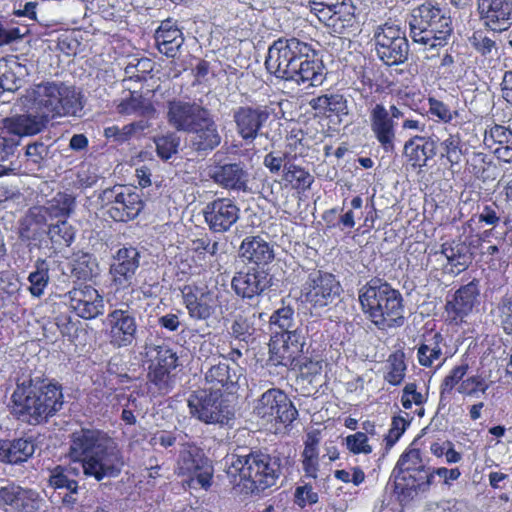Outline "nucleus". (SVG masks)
Instances as JSON below:
<instances>
[{
  "label": "nucleus",
  "mask_w": 512,
  "mask_h": 512,
  "mask_svg": "<svg viewBox=\"0 0 512 512\" xmlns=\"http://www.w3.org/2000/svg\"><path fill=\"white\" fill-rule=\"evenodd\" d=\"M73 462H80L84 476L102 481L117 477L125 464L118 443L99 430L74 432L68 452Z\"/></svg>",
  "instance_id": "obj_1"
},
{
  "label": "nucleus",
  "mask_w": 512,
  "mask_h": 512,
  "mask_svg": "<svg viewBox=\"0 0 512 512\" xmlns=\"http://www.w3.org/2000/svg\"><path fill=\"white\" fill-rule=\"evenodd\" d=\"M267 70L276 77L307 87H316L325 80L324 66L314 50L296 38L278 39L268 49Z\"/></svg>",
  "instance_id": "obj_2"
},
{
  "label": "nucleus",
  "mask_w": 512,
  "mask_h": 512,
  "mask_svg": "<svg viewBox=\"0 0 512 512\" xmlns=\"http://www.w3.org/2000/svg\"><path fill=\"white\" fill-rule=\"evenodd\" d=\"M12 412L22 421L37 425L57 413L63 405L61 387L44 380L18 383L11 395Z\"/></svg>",
  "instance_id": "obj_3"
},
{
  "label": "nucleus",
  "mask_w": 512,
  "mask_h": 512,
  "mask_svg": "<svg viewBox=\"0 0 512 512\" xmlns=\"http://www.w3.org/2000/svg\"><path fill=\"white\" fill-rule=\"evenodd\" d=\"M20 105L29 113L49 118L75 115L82 109L79 93L62 83L46 82L26 89L19 99Z\"/></svg>",
  "instance_id": "obj_4"
},
{
  "label": "nucleus",
  "mask_w": 512,
  "mask_h": 512,
  "mask_svg": "<svg viewBox=\"0 0 512 512\" xmlns=\"http://www.w3.org/2000/svg\"><path fill=\"white\" fill-rule=\"evenodd\" d=\"M227 475L234 480L247 481L245 485L251 492L263 491L276 484L280 473L281 463L276 456L265 453H250L248 455L228 454L224 458Z\"/></svg>",
  "instance_id": "obj_5"
},
{
  "label": "nucleus",
  "mask_w": 512,
  "mask_h": 512,
  "mask_svg": "<svg viewBox=\"0 0 512 512\" xmlns=\"http://www.w3.org/2000/svg\"><path fill=\"white\" fill-rule=\"evenodd\" d=\"M364 314L379 328L403 324V304L400 292L388 283L372 280L359 291Z\"/></svg>",
  "instance_id": "obj_6"
},
{
  "label": "nucleus",
  "mask_w": 512,
  "mask_h": 512,
  "mask_svg": "<svg viewBox=\"0 0 512 512\" xmlns=\"http://www.w3.org/2000/svg\"><path fill=\"white\" fill-rule=\"evenodd\" d=\"M311 12L338 36L348 35L355 26V6L352 0H310Z\"/></svg>",
  "instance_id": "obj_7"
},
{
  "label": "nucleus",
  "mask_w": 512,
  "mask_h": 512,
  "mask_svg": "<svg viewBox=\"0 0 512 512\" xmlns=\"http://www.w3.org/2000/svg\"><path fill=\"white\" fill-rule=\"evenodd\" d=\"M253 413L264 424L273 422L289 424L298 415L297 409L287 395L275 388L267 390L256 400Z\"/></svg>",
  "instance_id": "obj_8"
},
{
  "label": "nucleus",
  "mask_w": 512,
  "mask_h": 512,
  "mask_svg": "<svg viewBox=\"0 0 512 512\" xmlns=\"http://www.w3.org/2000/svg\"><path fill=\"white\" fill-rule=\"evenodd\" d=\"M375 49L379 58L387 65L403 63L408 55V42L397 25L384 24L374 35Z\"/></svg>",
  "instance_id": "obj_9"
},
{
  "label": "nucleus",
  "mask_w": 512,
  "mask_h": 512,
  "mask_svg": "<svg viewBox=\"0 0 512 512\" xmlns=\"http://www.w3.org/2000/svg\"><path fill=\"white\" fill-rule=\"evenodd\" d=\"M188 407L192 416L206 424H224L231 418V411L223 404L219 391H199L190 396Z\"/></svg>",
  "instance_id": "obj_10"
},
{
  "label": "nucleus",
  "mask_w": 512,
  "mask_h": 512,
  "mask_svg": "<svg viewBox=\"0 0 512 512\" xmlns=\"http://www.w3.org/2000/svg\"><path fill=\"white\" fill-rule=\"evenodd\" d=\"M305 336L301 329L288 333H278L271 338L269 351L271 359L278 365L291 369L299 363L304 354Z\"/></svg>",
  "instance_id": "obj_11"
},
{
  "label": "nucleus",
  "mask_w": 512,
  "mask_h": 512,
  "mask_svg": "<svg viewBox=\"0 0 512 512\" xmlns=\"http://www.w3.org/2000/svg\"><path fill=\"white\" fill-rule=\"evenodd\" d=\"M179 473L189 477L188 485L191 488L199 486L207 490L211 486L213 467L195 446L189 445L181 451Z\"/></svg>",
  "instance_id": "obj_12"
},
{
  "label": "nucleus",
  "mask_w": 512,
  "mask_h": 512,
  "mask_svg": "<svg viewBox=\"0 0 512 512\" xmlns=\"http://www.w3.org/2000/svg\"><path fill=\"white\" fill-rule=\"evenodd\" d=\"M404 116L403 112L391 105L387 109L383 104H376L370 111V127L375 138L386 152H391L395 147L396 122Z\"/></svg>",
  "instance_id": "obj_13"
},
{
  "label": "nucleus",
  "mask_w": 512,
  "mask_h": 512,
  "mask_svg": "<svg viewBox=\"0 0 512 512\" xmlns=\"http://www.w3.org/2000/svg\"><path fill=\"white\" fill-rule=\"evenodd\" d=\"M64 301L78 317L90 320L104 313L103 296L91 285H79L64 295Z\"/></svg>",
  "instance_id": "obj_14"
},
{
  "label": "nucleus",
  "mask_w": 512,
  "mask_h": 512,
  "mask_svg": "<svg viewBox=\"0 0 512 512\" xmlns=\"http://www.w3.org/2000/svg\"><path fill=\"white\" fill-rule=\"evenodd\" d=\"M340 293V284L332 274L315 271L303 285L302 296L314 307L329 305Z\"/></svg>",
  "instance_id": "obj_15"
},
{
  "label": "nucleus",
  "mask_w": 512,
  "mask_h": 512,
  "mask_svg": "<svg viewBox=\"0 0 512 512\" xmlns=\"http://www.w3.org/2000/svg\"><path fill=\"white\" fill-rule=\"evenodd\" d=\"M103 198L110 201L109 216L115 221L126 222L134 219L143 208L138 193L123 186L103 192Z\"/></svg>",
  "instance_id": "obj_16"
},
{
  "label": "nucleus",
  "mask_w": 512,
  "mask_h": 512,
  "mask_svg": "<svg viewBox=\"0 0 512 512\" xmlns=\"http://www.w3.org/2000/svg\"><path fill=\"white\" fill-rule=\"evenodd\" d=\"M203 215L211 231L224 233L238 221L240 208L231 199L219 198L205 206Z\"/></svg>",
  "instance_id": "obj_17"
},
{
  "label": "nucleus",
  "mask_w": 512,
  "mask_h": 512,
  "mask_svg": "<svg viewBox=\"0 0 512 512\" xmlns=\"http://www.w3.org/2000/svg\"><path fill=\"white\" fill-rule=\"evenodd\" d=\"M108 336L110 343L117 348L130 346L137 332L136 319L124 309H115L107 315Z\"/></svg>",
  "instance_id": "obj_18"
},
{
  "label": "nucleus",
  "mask_w": 512,
  "mask_h": 512,
  "mask_svg": "<svg viewBox=\"0 0 512 512\" xmlns=\"http://www.w3.org/2000/svg\"><path fill=\"white\" fill-rule=\"evenodd\" d=\"M209 111L196 103L180 100L171 101L168 104V123L178 131L190 132L199 123L205 120Z\"/></svg>",
  "instance_id": "obj_19"
},
{
  "label": "nucleus",
  "mask_w": 512,
  "mask_h": 512,
  "mask_svg": "<svg viewBox=\"0 0 512 512\" xmlns=\"http://www.w3.org/2000/svg\"><path fill=\"white\" fill-rule=\"evenodd\" d=\"M479 295L478 283L471 281L460 287L451 300L445 305L447 320L454 324L465 321V318L472 312Z\"/></svg>",
  "instance_id": "obj_20"
},
{
  "label": "nucleus",
  "mask_w": 512,
  "mask_h": 512,
  "mask_svg": "<svg viewBox=\"0 0 512 512\" xmlns=\"http://www.w3.org/2000/svg\"><path fill=\"white\" fill-rule=\"evenodd\" d=\"M139 252L133 247H124L117 251L110 267V275L118 289L128 288L132 284L139 267Z\"/></svg>",
  "instance_id": "obj_21"
},
{
  "label": "nucleus",
  "mask_w": 512,
  "mask_h": 512,
  "mask_svg": "<svg viewBox=\"0 0 512 512\" xmlns=\"http://www.w3.org/2000/svg\"><path fill=\"white\" fill-rule=\"evenodd\" d=\"M478 11L493 31L506 30L512 24V0H478Z\"/></svg>",
  "instance_id": "obj_22"
},
{
  "label": "nucleus",
  "mask_w": 512,
  "mask_h": 512,
  "mask_svg": "<svg viewBox=\"0 0 512 512\" xmlns=\"http://www.w3.org/2000/svg\"><path fill=\"white\" fill-rule=\"evenodd\" d=\"M271 285V277L265 270L251 268L240 271L232 279L235 293L242 298L252 299L261 295Z\"/></svg>",
  "instance_id": "obj_23"
},
{
  "label": "nucleus",
  "mask_w": 512,
  "mask_h": 512,
  "mask_svg": "<svg viewBox=\"0 0 512 512\" xmlns=\"http://www.w3.org/2000/svg\"><path fill=\"white\" fill-rule=\"evenodd\" d=\"M183 301L190 317L205 320L214 312L215 296L207 287L185 286Z\"/></svg>",
  "instance_id": "obj_24"
},
{
  "label": "nucleus",
  "mask_w": 512,
  "mask_h": 512,
  "mask_svg": "<svg viewBox=\"0 0 512 512\" xmlns=\"http://www.w3.org/2000/svg\"><path fill=\"white\" fill-rule=\"evenodd\" d=\"M268 118L269 112L264 107L242 106L233 113L237 132L245 141H253Z\"/></svg>",
  "instance_id": "obj_25"
},
{
  "label": "nucleus",
  "mask_w": 512,
  "mask_h": 512,
  "mask_svg": "<svg viewBox=\"0 0 512 512\" xmlns=\"http://www.w3.org/2000/svg\"><path fill=\"white\" fill-rule=\"evenodd\" d=\"M48 484L53 489H63L68 492L63 497V502L66 504H74L76 502L75 495L78 492V482L75 477L79 475L78 467L69 465H57L48 470Z\"/></svg>",
  "instance_id": "obj_26"
},
{
  "label": "nucleus",
  "mask_w": 512,
  "mask_h": 512,
  "mask_svg": "<svg viewBox=\"0 0 512 512\" xmlns=\"http://www.w3.org/2000/svg\"><path fill=\"white\" fill-rule=\"evenodd\" d=\"M443 13H445V11L430 2H426L414 8L408 19L411 39L413 41L429 40V38H424L422 33L428 29V26L434 20H440Z\"/></svg>",
  "instance_id": "obj_27"
},
{
  "label": "nucleus",
  "mask_w": 512,
  "mask_h": 512,
  "mask_svg": "<svg viewBox=\"0 0 512 512\" xmlns=\"http://www.w3.org/2000/svg\"><path fill=\"white\" fill-rule=\"evenodd\" d=\"M211 177L218 185L236 191H248L249 173L240 163L216 167Z\"/></svg>",
  "instance_id": "obj_28"
},
{
  "label": "nucleus",
  "mask_w": 512,
  "mask_h": 512,
  "mask_svg": "<svg viewBox=\"0 0 512 512\" xmlns=\"http://www.w3.org/2000/svg\"><path fill=\"white\" fill-rule=\"evenodd\" d=\"M38 494L30 489H23L5 479H0V505L12 506L15 509H33Z\"/></svg>",
  "instance_id": "obj_29"
},
{
  "label": "nucleus",
  "mask_w": 512,
  "mask_h": 512,
  "mask_svg": "<svg viewBox=\"0 0 512 512\" xmlns=\"http://www.w3.org/2000/svg\"><path fill=\"white\" fill-rule=\"evenodd\" d=\"M155 41L160 53L167 57H175L182 46L184 39L176 22L167 19L161 22L155 32Z\"/></svg>",
  "instance_id": "obj_30"
},
{
  "label": "nucleus",
  "mask_w": 512,
  "mask_h": 512,
  "mask_svg": "<svg viewBox=\"0 0 512 512\" xmlns=\"http://www.w3.org/2000/svg\"><path fill=\"white\" fill-rule=\"evenodd\" d=\"M242 376V369L238 365L233 364L230 366L227 363H219L212 366L206 372L205 378L212 385L211 391H219L221 393L222 387L233 389L239 385Z\"/></svg>",
  "instance_id": "obj_31"
},
{
  "label": "nucleus",
  "mask_w": 512,
  "mask_h": 512,
  "mask_svg": "<svg viewBox=\"0 0 512 512\" xmlns=\"http://www.w3.org/2000/svg\"><path fill=\"white\" fill-rule=\"evenodd\" d=\"M240 256L258 266L267 265L274 259L272 246L260 236L246 237L240 245Z\"/></svg>",
  "instance_id": "obj_32"
},
{
  "label": "nucleus",
  "mask_w": 512,
  "mask_h": 512,
  "mask_svg": "<svg viewBox=\"0 0 512 512\" xmlns=\"http://www.w3.org/2000/svg\"><path fill=\"white\" fill-rule=\"evenodd\" d=\"M189 133H192L191 145L198 151L212 150L221 142L217 126L209 112L206 114L205 120L201 121L199 126L192 129Z\"/></svg>",
  "instance_id": "obj_33"
},
{
  "label": "nucleus",
  "mask_w": 512,
  "mask_h": 512,
  "mask_svg": "<svg viewBox=\"0 0 512 512\" xmlns=\"http://www.w3.org/2000/svg\"><path fill=\"white\" fill-rule=\"evenodd\" d=\"M451 32V19L446 13H443L440 20H434L422 33L423 37L429 38V40L413 42L423 46V50H437L447 44Z\"/></svg>",
  "instance_id": "obj_34"
},
{
  "label": "nucleus",
  "mask_w": 512,
  "mask_h": 512,
  "mask_svg": "<svg viewBox=\"0 0 512 512\" xmlns=\"http://www.w3.org/2000/svg\"><path fill=\"white\" fill-rule=\"evenodd\" d=\"M35 448L31 438L0 441V461L9 464L25 462L34 454Z\"/></svg>",
  "instance_id": "obj_35"
},
{
  "label": "nucleus",
  "mask_w": 512,
  "mask_h": 512,
  "mask_svg": "<svg viewBox=\"0 0 512 512\" xmlns=\"http://www.w3.org/2000/svg\"><path fill=\"white\" fill-rule=\"evenodd\" d=\"M46 122L40 114H23L5 119L4 127L9 133L20 137L32 136L41 132Z\"/></svg>",
  "instance_id": "obj_36"
},
{
  "label": "nucleus",
  "mask_w": 512,
  "mask_h": 512,
  "mask_svg": "<svg viewBox=\"0 0 512 512\" xmlns=\"http://www.w3.org/2000/svg\"><path fill=\"white\" fill-rule=\"evenodd\" d=\"M309 104L317 115L325 117L332 115L340 117L349 112L347 99L340 94L321 95L313 98Z\"/></svg>",
  "instance_id": "obj_37"
},
{
  "label": "nucleus",
  "mask_w": 512,
  "mask_h": 512,
  "mask_svg": "<svg viewBox=\"0 0 512 512\" xmlns=\"http://www.w3.org/2000/svg\"><path fill=\"white\" fill-rule=\"evenodd\" d=\"M432 147V142L425 141L421 137H415L406 142L404 153L412 166L422 167L431 156Z\"/></svg>",
  "instance_id": "obj_38"
},
{
  "label": "nucleus",
  "mask_w": 512,
  "mask_h": 512,
  "mask_svg": "<svg viewBox=\"0 0 512 512\" xmlns=\"http://www.w3.org/2000/svg\"><path fill=\"white\" fill-rule=\"evenodd\" d=\"M146 356L150 364L172 371L177 367L178 357L172 349L165 345H146Z\"/></svg>",
  "instance_id": "obj_39"
},
{
  "label": "nucleus",
  "mask_w": 512,
  "mask_h": 512,
  "mask_svg": "<svg viewBox=\"0 0 512 512\" xmlns=\"http://www.w3.org/2000/svg\"><path fill=\"white\" fill-rule=\"evenodd\" d=\"M319 437L315 433L308 434L302 453L303 470L306 476L316 478L319 470Z\"/></svg>",
  "instance_id": "obj_40"
},
{
  "label": "nucleus",
  "mask_w": 512,
  "mask_h": 512,
  "mask_svg": "<svg viewBox=\"0 0 512 512\" xmlns=\"http://www.w3.org/2000/svg\"><path fill=\"white\" fill-rule=\"evenodd\" d=\"M442 356V336L438 333L426 338L417 351L418 361L422 366L430 367Z\"/></svg>",
  "instance_id": "obj_41"
},
{
  "label": "nucleus",
  "mask_w": 512,
  "mask_h": 512,
  "mask_svg": "<svg viewBox=\"0 0 512 512\" xmlns=\"http://www.w3.org/2000/svg\"><path fill=\"white\" fill-rule=\"evenodd\" d=\"M150 102L146 101L141 94L137 92H129L117 105V111L120 114L131 115H148L153 112Z\"/></svg>",
  "instance_id": "obj_42"
},
{
  "label": "nucleus",
  "mask_w": 512,
  "mask_h": 512,
  "mask_svg": "<svg viewBox=\"0 0 512 512\" xmlns=\"http://www.w3.org/2000/svg\"><path fill=\"white\" fill-rule=\"evenodd\" d=\"M48 236L53 248L60 249L71 245L75 238V231L66 220H62L49 226Z\"/></svg>",
  "instance_id": "obj_43"
},
{
  "label": "nucleus",
  "mask_w": 512,
  "mask_h": 512,
  "mask_svg": "<svg viewBox=\"0 0 512 512\" xmlns=\"http://www.w3.org/2000/svg\"><path fill=\"white\" fill-rule=\"evenodd\" d=\"M29 292L34 297H41L49 283V267L44 260L36 262V270L29 274Z\"/></svg>",
  "instance_id": "obj_44"
},
{
  "label": "nucleus",
  "mask_w": 512,
  "mask_h": 512,
  "mask_svg": "<svg viewBox=\"0 0 512 512\" xmlns=\"http://www.w3.org/2000/svg\"><path fill=\"white\" fill-rule=\"evenodd\" d=\"M284 180L290 183L294 188L306 190L310 188L314 177L303 168L290 164L284 166Z\"/></svg>",
  "instance_id": "obj_45"
},
{
  "label": "nucleus",
  "mask_w": 512,
  "mask_h": 512,
  "mask_svg": "<svg viewBox=\"0 0 512 512\" xmlns=\"http://www.w3.org/2000/svg\"><path fill=\"white\" fill-rule=\"evenodd\" d=\"M442 253L445 255L448 263L462 270L470 263V255L467 253V247L463 244H456L455 246L444 244L442 247Z\"/></svg>",
  "instance_id": "obj_46"
},
{
  "label": "nucleus",
  "mask_w": 512,
  "mask_h": 512,
  "mask_svg": "<svg viewBox=\"0 0 512 512\" xmlns=\"http://www.w3.org/2000/svg\"><path fill=\"white\" fill-rule=\"evenodd\" d=\"M154 142L157 155L163 160H168L177 153L180 139L175 133H169L155 138Z\"/></svg>",
  "instance_id": "obj_47"
},
{
  "label": "nucleus",
  "mask_w": 512,
  "mask_h": 512,
  "mask_svg": "<svg viewBox=\"0 0 512 512\" xmlns=\"http://www.w3.org/2000/svg\"><path fill=\"white\" fill-rule=\"evenodd\" d=\"M323 364L320 360H313L306 356L302 355L299 363L295 367H292L290 370L299 372V375L307 379L309 382H312L313 379L320 375L322 372Z\"/></svg>",
  "instance_id": "obj_48"
},
{
  "label": "nucleus",
  "mask_w": 512,
  "mask_h": 512,
  "mask_svg": "<svg viewBox=\"0 0 512 512\" xmlns=\"http://www.w3.org/2000/svg\"><path fill=\"white\" fill-rule=\"evenodd\" d=\"M148 379L161 393H166L172 387L171 371L149 364Z\"/></svg>",
  "instance_id": "obj_49"
},
{
  "label": "nucleus",
  "mask_w": 512,
  "mask_h": 512,
  "mask_svg": "<svg viewBox=\"0 0 512 512\" xmlns=\"http://www.w3.org/2000/svg\"><path fill=\"white\" fill-rule=\"evenodd\" d=\"M294 312L290 307H282L276 310L270 317V325L272 329H280L281 333L292 332ZM278 332L275 330V333Z\"/></svg>",
  "instance_id": "obj_50"
},
{
  "label": "nucleus",
  "mask_w": 512,
  "mask_h": 512,
  "mask_svg": "<svg viewBox=\"0 0 512 512\" xmlns=\"http://www.w3.org/2000/svg\"><path fill=\"white\" fill-rule=\"evenodd\" d=\"M345 444L349 452L355 455H368L373 451V447L369 444V439L366 436V433L363 432H356L354 434L348 435L345 438Z\"/></svg>",
  "instance_id": "obj_51"
},
{
  "label": "nucleus",
  "mask_w": 512,
  "mask_h": 512,
  "mask_svg": "<svg viewBox=\"0 0 512 512\" xmlns=\"http://www.w3.org/2000/svg\"><path fill=\"white\" fill-rule=\"evenodd\" d=\"M96 268L95 259L88 253H78L74 259L73 271L78 278L87 279L93 276Z\"/></svg>",
  "instance_id": "obj_52"
},
{
  "label": "nucleus",
  "mask_w": 512,
  "mask_h": 512,
  "mask_svg": "<svg viewBox=\"0 0 512 512\" xmlns=\"http://www.w3.org/2000/svg\"><path fill=\"white\" fill-rule=\"evenodd\" d=\"M153 62L148 58H134L125 68V75L129 79L142 80L153 70Z\"/></svg>",
  "instance_id": "obj_53"
},
{
  "label": "nucleus",
  "mask_w": 512,
  "mask_h": 512,
  "mask_svg": "<svg viewBox=\"0 0 512 512\" xmlns=\"http://www.w3.org/2000/svg\"><path fill=\"white\" fill-rule=\"evenodd\" d=\"M488 388L489 384L486 382L484 377L475 375L462 380L457 387V391L463 395L474 396L479 392L484 394Z\"/></svg>",
  "instance_id": "obj_54"
},
{
  "label": "nucleus",
  "mask_w": 512,
  "mask_h": 512,
  "mask_svg": "<svg viewBox=\"0 0 512 512\" xmlns=\"http://www.w3.org/2000/svg\"><path fill=\"white\" fill-rule=\"evenodd\" d=\"M443 150L442 155L445 156L451 165L458 164L462 158V150L460 147V138L456 135H449L448 138L441 143Z\"/></svg>",
  "instance_id": "obj_55"
},
{
  "label": "nucleus",
  "mask_w": 512,
  "mask_h": 512,
  "mask_svg": "<svg viewBox=\"0 0 512 512\" xmlns=\"http://www.w3.org/2000/svg\"><path fill=\"white\" fill-rule=\"evenodd\" d=\"M468 368V364L464 362L453 367L441 384V394L450 393L456 385L459 386L463 377L466 375Z\"/></svg>",
  "instance_id": "obj_56"
},
{
  "label": "nucleus",
  "mask_w": 512,
  "mask_h": 512,
  "mask_svg": "<svg viewBox=\"0 0 512 512\" xmlns=\"http://www.w3.org/2000/svg\"><path fill=\"white\" fill-rule=\"evenodd\" d=\"M511 140L512 132L501 125H493L489 130H486L484 135V143L488 147H492L493 144L500 146Z\"/></svg>",
  "instance_id": "obj_57"
},
{
  "label": "nucleus",
  "mask_w": 512,
  "mask_h": 512,
  "mask_svg": "<svg viewBox=\"0 0 512 512\" xmlns=\"http://www.w3.org/2000/svg\"><path fill=\"white\" fill-rule=\"evenodd\" d=\"M471 44L483 56L493 57L498 53L496 42L481 32L473 34Z\"/></svg>",
  "instance_id": "obj_58"
},
{
  "label": "nucleus",
  "mask_w": 512,
  "mask_h": 512,
  "mask_svg": "<svg viewBox=\"0 0 512 512\" xmlns=\"http://www.w3.org/2000/svg\"><path fill=\"white\" fill-rule=\"evenodd\" d=\"M427 399V394L422 393L417 388L415 383H408L403 389V394L401 398L402 405L405 409H409L413 404L421 405Z\"/></svg>",
  "instance_id": "obj_59"
},
{
  "label": "nucleus",
  "mask_w": 512,
  "mask_h": 512,
  "mask_svg": "<svg viewBox=\"0 0 512 512\" xmlns=\"http://www.w3.org/2000/svg\"><path fill=\"white\" fill-rule=\"evenodd\" d=\"M429 110L432 115L438 117L445 123H451L460 116L458 111L450 110L446 104L435 99L429 100Z\"/></svg>",
  "instance_id": "obj_60"
},
{
  "label": "nucleus",
  "mask_w": 512,
  "mask_h": 512,
  "mask_svg": "<svg viewBox=\"0 0 512 512\" xmlns=\"http://www.w3.org/2000/svg\"><path fill=\"white\" fill-rule=\"evenodd\" d=\"M407 422L402 417H395L392 420L390 429L384 438L386 449H390L400 439L406 430Z\"/></svg>",
  "instance_id": "obj_61"
},
{
  "label": "nucleus",
  "mask_w": 512,
  "mask_h": 512,
  "mask_svg": "<svg viewBox=\"0 0 512 512\" xmlns=\"http://www.w3.org/2000/svg\"><path fill=\"white\" fill-rule=\"evenodd\" d=\"M397 467L400 471L416 470L421 467L420 451L411 449L401 455L397 462Z\"/></svg>",
  "instance_id": "obj_62"
},
{
  "label": "nucleus",
  "mask_w": 512,
  "mask_h": 512,
  "mask_svg": "<svg viewBox=\"0 0 512 512\" xmlns=\"http://www.w3.org/2000/svg\"><path fill=\"white\" fill-rule=\"evenodd\" d=\"M499 310L504 331L512 334V297L503 298Z\"/></svg>",
  "instance_id": "obj_63"
},
{
  "label": "nucleus",
  "mask_w": 512,
  "mask_h": 512,
  "mask_svg": "<svg viewBox=\"0 0 512 512\" xmlns=\"http://www.w3.org/2000/svg\"><path fill=\"white\" fill-rule=\"evenodd\" d=\"M251 330L249 321L242 316L236 317L231 325V334L240 340H246L251 335Z\"/></svg>",
  "instance_id": "obj_64"
}]
</instances>
